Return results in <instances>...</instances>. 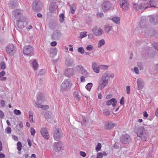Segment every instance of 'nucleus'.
<instances>
[{
	"mask_svg": "<svg viewBox=\"0 0 158 158\" xmlns=\"http://www.w3.org/2000/svg\"><path fill=\"white\" fill-rule=\"evenodd\" d=\"M73 84L69 80H65L62 83L60 86V89L62 91L70 90Z\"/></svg>",
	"mask_w": 158,
	"mask_h": 158,
	"instance_id": "1",
	"label": "nucleus"
},
{
	"mask_svg": "<svg viewBox=\"0 0 158 158\" xmlns=\"http://www.w3.org/2000/svg\"><path fill=\"white\" fill-rule=\"evenodd\" d=\"M150 0H143L141 5L138 6L136 3L133 4V7L137 10H139L140 9L143 10L147 8L148 6V4Z\"/></svg>",
	"mask_w": 158,
	"mask_h": 158,
	"instance_id": "2",
	"label": "nucleus"
},
{
	"mask_svg": "<svg viewBox=\"0 0 158 158\" xmlns=\"http://www.w3.org/2000/svg\"><path fill=\"white\" fill-rule=\"evenodd\" d=\"M61 130L59 129H55L53 132V138L56 141L59 140L63 136Z\"/></svg>",
	"mask_w": 158,
	"mask_h": 158,
	"instance_id": "3",
	"label": "nucleus"
},
{
	"mask_svg": "<svg viewBox=\"0 0 158 158\" xmlns=\"http://www.w3.org/2000/svg\"><path fill=\"white\" fill-rule=\"evenodd\" d=\"M34 50L33 47L30 45L24 47L23 49V53L24 55L29 56L33 54Z\"/></svg>",
	"mask_w": 158,
	"mask_h": 158,
	"instance_id": "4",
	"label": "nucleus"
},
{
	"mask_svg": "<svg viewBox=\"0 0 158 158\" xmlns=\"http://www.w3.org/2000/svg\"><path fill=\"white\" fill-rule=\"evenodd\" d=\"M6 53L10 55H12L15 52V47L12 44H9L6 48Z\"/></svg>",
	"mask_w": 158,
	"mask_h": 158,
	"instance_id": "5",
	"label": "nucleus"
},
{
	"mask_svg": "<svg viewBox=\"0 0 158 158\" xmlns=\"http://www.w3.org/2000/svg\"><path fill=\"white\" fill-rule=\"evenodd\" d=\"M93 33L96 36H100L102 35L103 32V30L100 27L97 26L93 27L92 29Z\"/></svg>",
	"mask_w": 158,
	"mask_h": 158,
	"instance_id": "6",
	"label": "nucleus"
},
{
	"mask_svg": "<svg viewBox=\"0 0 158 158\" xmlns=\"http://www.w3.org/2000/svg\"><path fill=\"white\" fill-rule=\"evenodd\" d=\"M62 34L59 30L54 31L51 35L52 38L54 40H58L61 37Z\"/></svg>",
	"mask_w": 158,
	"mask_h": 158,
	"instance_id": "7",
	"label": "nucleus"
},
{
	"mask_svg": "<svg viewBox=\"0 0 158 158\" xmlns=\"http://www.w3.org/2000/svg\"><path fill=\"white\" fill-rule=\"evenodd\" d=\"M40 132L42 136L45 139H48L49 137V135L46 128L43 127L41 128Z\"/></svg>",
	"mask_w": 158,
	"mask_h": 158,
	"instance_id": "8",
	"label": "nucleus"
},
{
	"mask_svg": "<svg viewBox=\"0 0 158 158\" xmlns=\"http://www.w3.org/2000/svg\"><path fill=\"white\" fill-rule=\"evenodd\" d=\"M54 145V149L56 152H60L63 149L62 144L60 142H55Z\"/></svg>",
	"mask_w": 158,
	"mask_h": 158,
	"instance_id": "9",
	"label": "nucleus"
},
{
	"mask_svg": "<svg viewBox=\"0 0 158 158\" xmlns=\"http://www.w3.org/2000/svg\"><path fill=\"white\" fill-rule=\"evenodd\" d=\"M137 89L139 90H142L143 88L144 85V81L142 79L139 78L137 80Z\"/></svg>",
	"mask_w": 158,
	"mask_h": 158,
	"instance_id": "10",
	"label": "nucleus"
},
{
	"mask_svg": "<svg viewBox=\"0 0 158 158\" xmlns=\"http://www.w3.org/2000/svg\"><path fill=\"white\" fill-rule=\"evenodd\" d=\"M131 140L129 135L127 134L123 135L121 138V141L123 143H129Z\"/></svg>",
	"mask_w": 158,
	"mask_h": 158,
	"instance_id": "11",
	"label": "nucleus"
},
{
	"mask_svg": "<svg viewBox=\"0 0 158 158\" xmlns=\"http://www.w3.org/2000/svg\"><path fill=\"white\" fill-rule=\"evenodd\" d=\"M92 67L94 71L96 73L100 72V66L96 62H93L92 64Z\"/></svg>",
	"mask_w": 158,
	"mask_h": 158,
	"instance_id": "12",
	"label": "nucleus"
},
{
	"mask_svg": "<svg viewBox=\"0 0 158 158\" xmlns=\"http://www.w3.org/2000/svg\"><path fill=\"white\" fill-rule=\"evenodd\" d=\"M111 3L109 2H104L102 5V9L103 11H106L108 10L110 8Z\"/></svg>",
	"mask_w": 158,
	"mask_h": 158,
	"instance_id": "13",
	"label": "nucleus"
},
{
	"mask_svg": "<svg viewBox=\"0 0 158 158\" xmlns=\"http://www.w3.org/2000/svg\"><path fill=\"white\" fill-rule=\"evenodd\" d=\"M23 14V11L20 9H16L14 10L12 13V17L19 18Z\"/></svg>",
	"mask_w": 158,
	"mask_h": 158,
	"instance_id": "14",
	"label": "nucleus"
},
{
	"mask_svg": "<svg viewBox=\"0 0 158 158\" xmlns=\"http://www.w3.org/2000/svg\"><path fill=\"white\" fill-rule=\"evenodd\" d=\"M74 70L73 68H68L65 70V75L68 77H70L74 74Z\"/></svg>",
	"mask_w": 158,
	"mask_h": 158,
	"instance_id": "15",
	"label": "nucleus"
},
{
	"mask_svg": "<svg viewBox=\"0 0 158 158\" xmlns=\"http://www.w3.org/2000/svg\"><path fill=\"white\" fill-rule=\"evenodd\" d=\"M46 100V98L44 96L41 94H40L37 97V101L35 103H37L38 104H41L45 102Z\"/></svg>",
	"mask_w": 158,
	"mask_h": 158,
	"instance_id": "16",
	"label": "nucleus"
},
{
	"mask_svg": "<svg viewBox=\"0 0 158 158\" xmlns=\"http://www.w3.org/2000/svg\"><path fill=\"white\" fill-rule=\"evenodd\" d=\"M121 7L124 10H127L129 8V4L125 0H121L120 3Z\"/></svg>",
	"mask_w": 158,
	"mask_h": 158,
	"instance_id": "17",
	"label": "nucleus"
},
{
	"mask_svg": "<svg viewBox=\"0 0 158 158\" xmlns=\"http://www.w3.org/2000/svg\"><path fill=\"white\" fill-rule=\"evenodd\" d=\"M108 82L106 81L102 80L101 79V80L99 82V85L98 88V89L102 90L108 84Z\"/></svg>",
	"mask_w": 158,
	"mask_h": 158,
	"instance_id": "18",
	"label": "nucleus"
},
{
	"mask_svg": "<svg viewBox=\"0 0 158 158\" xmlns=\"http://www.w3.org/2000/svg\"><path fill=\"white\" fill-rule=\"evenodd\" d=\"M143 128H141L139 129L137 134L138 136L142 140H146V137L143 134Z\"/></svg>",
	"mask_w": 158,
	"mask_h": 158,
	"instance_id": "19",
	"label": "nucleus"
},
{
	"mask_svg": "<svg viewBox=\"0 0 158 158\" xmlns=\"http://www.w3.org/2000/svg\"><path fill=\"white\" fill-rule=\"evenodd\" d=\"M57 7L55 2L51 3L49 6V10L50 12L52 13L54 12Z\"/></svg>",
	"mask_w": 158,
	"mask_h": 158,
	"instance_id": "20",
	"label": "nucleus"
},
{
	"mask_svg": "<svg viewBox=\"0 0 158 158\" xmlns=\"http://www.w3.org/2000/svg\"><path fill=\"white\" fill-rule=\"evenodd\" d=\"M117 101L115 99L112 98L109 100H108L106 102V105L108 106H110L112 105L113 107L116 106L117 104Z\"/></svg>",
	"mask_w": 158,
	"mask_h": 158,
	"instance_id": "21",
	"label": "nucleus"
},
{
	"mask_svg": "<svg viewBox=\"0 0 158 158\" xmlns=\"http://www.w3.org/2000/svg\"><path fill=\"white\" fill-rule=\"evenodd\" d=\"M41 5L40 2H37L36 1H34L32 4L33 8L35 10H38Z\"/></svg>",
	"mask_w": 158,
	"mask_h": 158,
	"instance_id": "22",
	"label": "nucleus"
},
{
	"mask_svg": "<svg viewBox=\"0 0 158 158\" xmlns=\"http://www.w3.org/2000/svg\"><path fill=\"white\" fill-rule=\"evenodd\" d=\"M101 79L108 82V81L109 79V73L107 72H106L103 73L101 77Z\"/></svg>",
	"mask_w": 158,
	"mask_h": 158,
	"instance_id": "23",
	"label": "nucleus"
},
{
	"mask_svg": "<svg viewBox=\"0 0 158 158\" xmlns=\"http://www.w3.org/2000/svg\"><path fill=\"white\" fill-rule=\"evenodd\" d=\"M80 93L78 91H75L73 94V97L77 101H79L81 98Z\"/></svg>",
	"mask_w": 158,
	"mask_h": 158,
	"instance_id": "24",
	"label": "nucleus"
},
{
	"mask_svg": "<svg viewBox=\"0 0 158 158\" xmlns=\"http://www.w3.org/2000/svg\"><path fill=\"white\" fill-rule=\"evenodd\" d=\"M34 105L37 108H41L43 110H46L49 108L48 105H42L41 104H38L37 103H35Z\"/></svg>",
	"mask_w": 158,
	"mask_h": 158,
	"instance_id": "25",
	"label": "nucleus"
},
{
	"mask_svg": "<svg viewBox=\"0 0 158 158\" xmlns=\"http://www.w3.org/2000/svg\"><path fill=\"white\" fill-rule=\"evenodd\" d=\"M150 21L154 24H158V16H156L152 17L150 18Z\"/></svg>",
	"mask_w": 158,
	"mask_h": 158,
	"instance_id": "26",
	"label": "nucleus"
},
{
	"mask_svg": "<svg viewBox=\"0 0 158 158\" xmlns=\"http://www.w3.org/2000/svg\"><path fill=\"white\" fill-rule=\"evenodd\" d=\"M57 50L56 48L51 49L49 51L50 56L53 57L57 54Z\"/></svg>",
	"mask_w": 158,
	"mask_h": 158,
	"instance_id": "27",
	"label": "nucleus"
},
{
	"mask_svg": "<svg viewBox=\"0 0 158 158\" xmlns=\"http://www.w3.org/2000/svg\"><path fill=\"white\" fill-rule=\"evenodd\" d=\"M83 67V66L79 64L75 66L73 69L74 70L75 73V72H79L80 71H81Z\"/></svg>",
	"mask_w": 158,
	"mask_h": 158,
	"instance_id": "28",
	"label": "nucleus"
},
{
	"mask_svg": "<svg viewBox=\"0 0 158 158\" xmlns=\"http://www.w3.org/2000/svg\"><path fill=\"white\" fill-rule=\"evenodd\" d=\"M115 125V124L112 122H109L106 124L105 127L106 129H109L113 128Z\"/></svg>",
	"mask_w": 158,
	"mask_h": 158,
	"instance_id": "29",
	"label": "nucleus"
},
{
	"mask_svg": "<svg viewBox=\"0 0 158 158\" xmlns=\"http://www.w3.org/2000/svg\"><path fill=\"white\" fill-rule=\"evenodd\" d=\"M73 63V60L72 59H68L66 60L65 64L68 66H72Z\"/></svg>",
	"mask_w": 158,
	"mask_h": 158,
	"instance_id": "30",
	"label": "nucleus"
},
{
	"mask_svg": "<svg viewBox=\"0 0 158 158\" xmlns=\"http://www.w3.org/2000/svg\"><path fill=\"white\" fill-rule=\"evenodd\" d=\"M110 19L117 24H120V19L118 17H115Z\"/></svg>",
	"mask_w": 158,
	"mask_h": 158,
	"instance_id": "31",
	"label": "nucleus"
},
{
	"mask_svg": "<svg viewBox=\"0 0 158 158\" xmlns=\"http://www.w3.org/2000/svg\"><path fill=\"white\" fill-rule=\"evenodd\" d=\"M106 43L105 40L102 39L99 40L98 42V47L99 48H101L102 46L104 45Z\"/></svg>",
	"mask_w": 158,
	"mask_h": 158,
	"instance_id": "32",
	"label": "nucleus"
},
{
	"mask_svg": "<svg viewBox=\"0 0 158 158\" xmlns=\"http://www.w3.org/2000/svg\"><path fill=\"white\" fill-rule=\"evenodd\" d=\"M32 66L33 69L34 70H36L38 67V64L36 61L35 60H34L32 62Z\"/></svg>",
	"mask_w": 158,
	"mask_h": 158,
	"instance_id": "33",
	"label": "nucleus"
},
{
	"mask_svg": "<svg viewBox=\"0 0 158 158\" xmlns=\"http://www.w3.org/2000/svg\"><path fill=\"white\" fill-rule=\"evenodd\" d=\"M112 28V26L110 25H107L105 26L104 29L105 31L108 33Z\"/></svg>",
	"mask_w": 158,
	"mask_h": 158,
	"instance_id": "34",
	"label": "nucleus"
},
{
	"mask_svg": "<svg viewBox=\"0 0 158 158\" xmlns=\"http://www.w3.org/2000/svg\"><path fill=\"white\" fill-rule=\"evenodd\" d=\"M18 2L17 1H11L9 3V6L11 8H12L14 7L16 5L18 4Z\"/></svg>",
	"mask_w": 158,
	"mask_h": 158,
	"instance_id": "35",
	"label": "nucleus"
},
{
	"mask_svg": "<svg viewBox=\"0 0 158 158\" xmlns=\"http://www.w3.org/2000/svg\"><path fill=\"white\" fill-rule=\"evenodd\" d=\"M76 5L74 4L72 5L70 7V12L72 14H73L76 9Z\"/></svg>",
	"mask_w": 158,
	"mask_h": 158,
	"instance_id": "36",
	"label": "nucleus"
},
{
	"mask_svg": "<svg viewBox=\"0 0 158 158\" xmlns=\"http://www.w3.org/2000/svg\"><path fill=\"white\" fill-rule=\"evenodd\" d=\"M93 86V84L92 83L90 82L88 83L85 86L86 89L89 91H90V90Z\"/></svg>",
	"mask_w": 158,
	"mask_h": 158,
	"instance_id": "37",
	"label": "nucleus"
},
{
	"mask_svg": "<svg viewBox=\"0 0 158 158\" xmlns=\"http://www.w3.org/2000/svg\"><path fill=\"white\" fill-rule=\"evenodd\" d=\"M81 74L86 77L88 76V74L87 71L83 67L81 71Z\"/></svg>",
	"mask_w": 158,
	"mask_h": 158,
	"instance_id": "38",
	"label": "nucleus"
},
{
	"mask_svg": "<svg viewBox=\"0 0 158 158\" xmlns=\"http://www.w3.org/2000/svg\"><path fill=\"white\" fill-rule=\"evenodd\" d=\"M86 121L85 118L82 115H81L80 116V119L79 122H81V123L82 125H83V123H84Z\"/></svg>",
	"mask_w": 158,
	"mask_h": 158,
	"instance_id": "39",
	"label": "nucleus"
},
{
	"mask_svg": "<svg viewBox=\"0 0 158 158\" xmlns=\"http://www.w3.org/2000/svg\"><path fill=\"white\" fill-rule=\"evenodd\" d=\"M100 69L102 70H107L109 68V66L107 65H100Z\"/></svg>",
	"mask_w": 158,
	"mask_h": 158,
	"instance_id": "40",
	"label": "nucleus"
},
{
	"mask_svg": "<svg viewBox=\"0 0 158 158\" xmlns=\"http://www.w3.org/2000/svg\"><path fill=\"white\" fill-rule=\"evenodd\" d=\"M17 148L19 151H20L22 149V143L20 142H18L17 144Z\"/></svg>",
	"mask_w": 158,
	"mask_h": 158,
	"instance_id": "41",
	"label": "nucleus"
},
{
	"mask_svg": "<svg viewBox=\"0 0 158 158\" xmlns=\"http://www.w3.org/2000/svg\"><path fill=\"white\" fill-rule=\"evenodd\" d=\"M87 36V32H81L80 33V37L81 38H83L84 37H86Z\"/></svg>",
	"mask_w": 158,
	"mask_h": 158,
	"instance_id": "42",
	"label": "nucleus"
},
{
	"mask_svg": "<svg viewBox=\"0 0 158 158\" xmlns=\"http://www.w3.org/2000/svg\"><path fill=\"white\" fill-rule=\"evenodd\" d=\"M0 69L2 70H4L6 69V65L3 62H2L0 63Z\"/></svg>",
	"mask_w": 158,
	"mask_h": 158,
	"instance_id": "43",
	"label": "nucleus"
},
{
	"mask_svg": "<svg viewBox=\"0 0 158 158\" xmlns=\"http://www.w3.org/2000/svg\"><path fill=\"white\" fill-rule=\"evenodd\" d=\"M60 23L63 22L64 19V16L63 14H61L60 15Z\"/></svg>",
	"mask_w": 158,
	"mask_h": 158,
	"instance_id": "44",
	"label": "nucleus"
},
{
	"mask_svg": "<svg viewBox=\"0 0 158 158\" xmlns=\"http://www.w3.org/2000/svg\"><path fill=\"white\" fill-rule=\"evenodd\" d=\"M45 117H46V119H48V121L49 118H51L52 117V114L50 112H48L46 113Z\"/></svg>",
	"mask_w": 158,
	"mask_h": 158,
	"instance_id": "45",
	"label": "nucleus"
},
{
	"mask_svg": "<svg viewBox=\"0 0 158 158\" xmlns=\"http://www.w3.org/2000/svg\"><path fill=\"white\" fill-rule=\"evenodd\" d=\"M18 27L20 28H23L24 27L23 22L22 21H18Z\"/></svg>",
	"mask_w": 158,
	"mask_h": 158,
	"instance_id": "46",
	"label": "nucleus"
},
{
	"mask_svg": "<svg viewBox=\"0 0 158 158\" xmlns=\"http://www.w3.org/2000/svg\"><path fill=\"white\" fill-rule=\"evenodd\" d=\"M86 49L88 51H91L94 50V47L91 45H88L86 47Z\"/></svg>",
	"mask_w": 158,
	"mask_h": 158,
	"instance_id": "47",
	"label": "nucleus"
},
{
	"mask_svg": "<svg viewBox=\"0 0 158 158\" xmlns=\"http://www.w3.org/2000/svg\"><path fill=\"white\" fill-rule=\"evenodd\" d=\"M102 147V145L100 143H98L95 149L97 151H98L100 150Z\"/></svg>",
	"mask_w": 158,
	"mask_h": 158,
	"instance_id": "48",
	"label": "nucleus"
},
{
	"mask_svg": "<svg viewBox=\"0 0 158 158\" xmlns=\"http://www.w3.org/2000/svg\"><path fill=\"white\" fill-rule=\"evenodd\" d=\"M136 74H139V71L138 68L137 67H135L133 69H131Z\"/></svg>",
	"mask_w": 158,
	"mask_h": 158,
	"instance_id": "49",
	"label": "nucleus"
},
{
	"mask_svg": "<svg viewBox=\"0 0 158 158\" xmlns=\"http://www.w3.org/2000/svg\"><path fill=\"white\" fill-rule=\"evenodd\" d=\"M13 113L15 114L16 115H20L21 114L20 111L17 109H15L13 111Z\"/></svg>",
	"mask_w": 158,
	"mask_h": 158,
	"instance_id": "50",
	"label": "nucleus"
},
{
	"mask_svg": "<svg viewBox=\"0 0 158 158\" xmlns=\"http://www.w3.org/2000/svg\"><path fill=\"white\" fill-rule=\"evenodd\" d=\"M78 52L81 53V54H83L85 52L84 49V48L82 47H79L78 48Z\"/></svg>",
	"mask_w": 158,
	"mask_h": 158,
	"instance_id": "51",
	"label": "nucleus"
},
{
	"mask_svg": "<svg viewBox=\"0 0 158 158\" xmlns=\"http://www.w3.org/2000/svg\"><path fill=\"white\" fill-rule=\"evenodd\" d=\"M31 135H32L34 136L35 133V129L33 127H31L30 130Z\"/></svg>",
	"mask_w": 158,
	"mask_h": 158,
	"instance_id": "52",
	"label": "nucleus"
},
{
	"mask_svg": "<svg viewBox=\"0 0 158 158\" xmlns=\"http://www.w3.org/2000/svg\"><path fill=\"white\" fill-rule=\"evenodd\" d=\"M11 131V128L10 127H8L5 129V132L7 134L10 133Z\"/></svg>",
	"mask_w": 158,
	"mask_h": 158,
	"instance_id": "53",
	"label": "nucleus"
},
{
	"mask_svg": "<svg viewBox=\"0 0 158 158\" xmlns=\"http://www.w3.org/2000/svg\"><path fill=\"white\" fill-rule=\"evenodd\" d=\"M103 114L104 115L107 116L110 114V112L107 109H105L103 110Z\"/></svg>",
	"mask_w": 158,
	"mask_h": 158,
	"instance_id": "54",
	"label": "nucleus"
},
{
	"mask_svg": "<svg viewBox=\"0 0 158 158\" xmlns=\"http://www.w3.org/2000/svg\"><path fill=\"white\" fill-rule=\"evenodd\" d=\"M149 3L150 4V6L151 7H156V4L155 3H154L153 2V0H150V1H149Z\"/></svg>",
	"mask_w": 158,
	"mask_h": 158,
	"instance_id": "55",
	"label": "nucleus"
},
{
	"mask_svg": "<svg viewBox=\"0 0 158 158\" xmlns=\"http://www.w3.org/2000/svg\"><path fill=\"white\" fill-rule=\"evenodd\" d=\"M29 119L30 122L32 123L33 122V115L32 114H29Z\"/></svg>",
	"mask_w": 158,
	"mask_h": 158,
	"instance_id": "56",
	"label": "nucleus"
},
{
	"mask_svg": "<svg viewBox=\"0 0 158 158\" xmlns=\"http://www.w3.org/2000/svg\"><path fill=\"white\" fill-rule=\"evenodd\" d=\"M103 156V154L102 152H98L97 154L96 158H102Z\"/></svg>",
	"mask_w": 158,
	"mask_h": 158,
	"instance_id": "57",
	"label": "nucleus"
},
{
	"mask_svg": "<svg viewBox=\"0 0 158 158\" xmlns=\"http://www.w3.org/2000/svg\"><path fill=\"white\" fill-rule=\"evenodd\" d=\"M5 74L6 72L4 70H2L0 72V77H4Z\"/></svg>",
	"mask_w": 158,
	"mask_h": 158,
	"instance_id": "58",
	"label": "nucleus"
},
{
	"mask_svg": "<svg viewBox=\"0 0 158 158\" xmlns=\"http://www.w3.org/2000/svg\"><path fill=\"white\" fill-rule=\"evenodd\" d=\"M97 18H101L104 15L102 13H98L97 15Z\"/></svg>",
	"mask_w": 158,
	"mask_h": 158,
	"instance_id": "59",
	"label": "nucleus"
},
{
	"mask_svg": "<svg viewBox=\"0 0 158 158\" xmlns=\"http://www.w3.org/2000/svg\"><path fill=\"white\" fill-rule=\"evenodd\" d=\"M126 93L127 94H129L130 93V87L129 86L126 87Z\"/></svg>",
	"mask_w": 158,
	"mask_h": 158,
	"instance_id": "60",
	"label": "nucleus"
},
{
	"mask_svg": "<svg viewBox=\"0 0 158 158\" xmlns=\"http://www.w3.org/2000/svg\"><path fill=\"white\" fill-rule=\"evenodd\" d=\"M5 102L3 100L1 101L0 102V106L2 107L4 106L5 105Z\"/></svg>",
	"mask_w": 158,
	"mask_h": 158,
	"instance_id": "61",
	"label": "nucleus"
},
{
	"mask_svg": "<svg viewBox=\"0 0 158 158\" xmlns=\"http://www.w3.org/2000/svg\"><path fill=\"white\" fill-rule=\"evenodd\" d=\"M45 72V71L44 69H42L40 70L39 74L42 75L44 74Z\"/></svg>",
	"mask_w": 158,
	"mask_h": 158,
	"instance_id": "62",
	"label": "nucleus"
},
{
	"mask_svg": "<svg viewBox=\"0 0 158 158\" xmlns=\"http://www.w3.org/2000/svg\"><path fill=\"white\" fill-rule=\"evenodd\" d=\"M94 38V35L92 33L89 34L88 35V38L89 39H92Z\"/></svg>",
	"mask_w": 158,
	"mask_h": 158,
	"instance_id": "63",
	"label": "nucleus"
},
{
	"mask_svg": "<svg viewBox=\"0 0 158 158\" xmlns=\"http://www.w3.org/2000/svg\"><path fill=\"white\" fill-rule=\"evenodd\" d=\"M80 154L81 156L83 157H84L86 156V153L85 152L81 151L80 152Z\"/></svg>",
	"mask_w": 158,
	"mask_h": 158,
	"instance_id": "64",
	"label": "nucleus"
}]
</instances>
